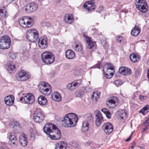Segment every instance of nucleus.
<instances>
[{"instance_id": "f257e3e1", "label": "nucleus", "mask_w": 149, "mask_h": 149, "mask_svg": "<svg viewBox=\"0 0 149 149\" xmlns=\"http://www.w3.org/2000/svg\"><path fill=\"white\" fill-rule=\"evenodd\" d=\"M44 132L47 134V136L54 140L60 139L61 136L60 131L54 125L50 123L45 124L43 127Z\"/></svg>"}, {"instance_id": "f03ea898", "label": "nucleus", "mask_w": 149, "mask_h": 149, "mask_svg": "<svg viewBox=\"0 0 149 149\" xmlns=\"http://www.w3.org/2000/svg\"><path fill=\"white\" fill-rule=\"evenodd\" d=\"M78 118L74 113H69L66 115L63 120L65 127H70L74 126L78 122Z\"/></svg>"}, {"instance_id": "7ed1b4c3", "label": "nucleus", "mask_w": 149, "mask_h": 149, "mask_svg": "<svg viewBox=\"0 0 149 149\" xmlns=\"http://www.w3.org/2000/svg\"><path fill=\"white\" fill-rule=\"evenodd\" d=\"M38 88L40 92L43 95H48L51 93V87L47 83L42 81L40 82L38 85Z\"/></svg>"}, {"instance_id": "20e7f679", "label": "nucleus", "mask_w": 149, "mask_h": 149, "mask_svg": "<svg viewBox=\"0 0 149 149\" xmlns=\"http://www.w3.org/2000/svg\"><path fill=\"white\" fill-rule=\"evenodd\" d=\"M41 56L43 62L47 64L52 63L55 59V57L53 53L49 52H43Z\"/></svg>"}, {"instance_id": "39448f33", "label": "nucleus", "mask_w": 149, "mask_h": 149, "mask_svg": "<svg viewBox=\"0 0 149 149\" xmlns=\"http://www.w3.org/2000/svg\"><path fill=\"white\" fill-rule=\"evenodd\" d=\"M114 66L111 63L105 64L103 67L104 75L107 78H110L113 76Z\"/></svg>"}, {"instance_id": "423d86ee", "label": "nucleus", "mask_w": 149, "mask_h": 149, "mask_svg": "<svg viewBox=\"0 0 149 149\" xmlns=\"http://www.w3.org/2000/svg\"><path fill=\"white\" fill-rule=\"evenodd\" d=\"M19 23L22 27L27 28L31 27L33 25L34 21L31 17H23L19 19Z\"/></svg>"}, {"instance_id": "0eeeda50", "label": "nucleus", "mask_w": 149, "mask_h": 149, "mask_svg": "<svg viewBox=\"0 0 149 149\" xmlns=\"http://www.w3.org/2000/svg\"><path fill=\"white\" fill-rule=\"evenodd\" d=\"M26 34L27 39L30 42H35L39 38L38 32L35 29L29 30Z\"/></svg>"}, {"instance_id": "6e6552de", "label": "nucleus", "mask_w": 149, "mask_h": 149, "mask_svg": "<svg viewBox=\"0 0 149 149\" xmlns=\"http://www.w3.org/2000/svg\"><path fill=\"white\" fill-rule=\"evenodd\" d=\"M31 76V74L28 71L22 70L16 74V78L19 81H24L29 79Z\"/></svg>"}, {"instance_id": "1a4fd4ad", "label": "nucleus", "mask_w": 149, "mask_h": 149, "mask_svg": "<svg viewBox=\"0 0 149 149\" xmlns=\"http://www.w3.org/2000/svg\"><path fill=\"white\" fill-rule=\"evenodd\" d=\"M11 40L7 36H5L0 38V48L2 49H8L10 46Z\"/></svg>"}, {"instance_id": "9d476101", "label": "nucleus", "mask_w": 149, "mask_h": 149, "mask_svg": "<svg viewBox=\"0 0 149 149\" xmlns=\"http://www.w3.org/2000/svg\"><path fill=\"white\" fill-rule=\"evenodd\" d=\"M136 6L141 12L145 13L148 9V7L145 0H136Z\"/></svg>"}, {"instance_id": "9b49d317", "label": "nucleus", "mask_w": 149, "mask_h": 149, "mask_svg": "<svg viewBox=\"0 0 149 149\" xmlns=\"http://www.w3.org/2000/svg\"><path fill=\"white\" fill-rule=\"evenodd\" d=\"M45 115L41 111H35L33 115V119L35 122L40 123L42 122L44 119Z\"/></svg>"}, {"instance_id": "f8f14e48", "label": "nucleus", "mask_w": 149, "mask_h": 149, "mask_svg": "<svg viewBox=\"0 0 149 149\" xmlns=\"http://www.w3.org/2000/svg\"><path fill=\"white\" fill-rule=\"evenodd\" d=\"M24 100V102L27 104H32L34 101L33 95L31 93L26 94L24 97H20V100L22 101Z\"/></svg>"}, {"instance_id": "ddd939ff", "label": "nucleus", "mask_w": 149, "mask_h": 149, "mask_svg": "<svg viewBox=\"0 0 149 149\" xmlns=\"http://www.w3.org/2000/svg\"><path fill=\"white\" fill-rule=\"evenodd\" d=\"M38 45L42 49L47 48L48 46V40L47 37L45 36L40 37L38 40Z\"/></svg>"}, {"instance_id": "4468645a", "label": "nucleus", "mask_w": 149, "mask_h": 149, "mask_svg": "<svg viewBox=\"0 0 149 149\" xmlns=\"http://www.w3.org/2000/svg\"><path fill=\"white\" fill-rule=\"evenodd\" d=\"M83 8L84 9H86L89 12L93 11L95 8L94 1H89L85 2L83 5Z\"/></svg>"}, {"instance_id": "2eb2a0df", "label": "nucleus", "mask_w": 149, "mask_h": 149, "mask_svg": "<svg viewBox=\"0 0 149 149\" xmlns=\"http://www.w3.org/2000/svg\"><path fill=\"white\" fill-rule=\"evenodd\" d=\"M81 83L82 80L81 79L77 80L69 84L67 86V88L70 91L73 90L77 87L79 86L81 84Z\"/></svg>"}, {"instance_id": "dca6fc26", "label": "nucleus", "mask_w": 149, "mask_h": 149, "mask_svg": "<svg viewBox=\"0 0 149 149\" xmlns=\"http://www.w3.org/2000/svg\"><path fill=\"white\" fill-rule=\"evenodd\" d=\"M102 129L105 133L109 134L113 131V127L111 123H107L103 125Z\"/></svg>"}, {"instance_id": "f3484780", "label": "nucleus", "mask_w": 149, "mask_h": 149, "mask_svg": "<svg viewBox=\"0 0 149 149\" xmlns=\"http://www.w3.org/2000/svg\"><path fill=\"white\" fill-rule=\"evenodd\" d=\"M38 7V4L36 3H31L27 5L25 10L28 13L33 12L36 10Z\"/></svg>"}, {"instance_id": "a211bd4d", "label": "nucleus", "mask_w": 149, "mask_h": 149, "mask_svg": "<svg viewBox=\"0 0 149 149\" xmlns=\"http://www.w3.org/2000/svg\"><path fill=\"white\" fill-rule=\"evenodd\" d=\"M95 113H97L95 116V124L97 126L99 127L103 121V117L101 113L98 110H96Z\"/></svg>"}, {"instance_id": "6ab92c4d", "label": "nucleus", "mask_w": 149, "mask_h": 149, "mask_svg": "<svg viewBox=\"0 0 149 149\" xmlns=\"http://www.w3.org/2000/svg\"><path fill=\"white\" fill-rule=\"evenodd\" d=\"M118 101V100L116 97H113L109 100L107 102V104L110 105L109 108H114L117 105Z\"/></svg>"}, {"instance_id": "aec40b11", "label": "nucleus", "mask_w": 149, "mask_h": 149, "mask_svg": "<svg viewBox=\"0 0 149 149\" xmlns=\"http://www.w3.org/2000/svg\"><path fill=\"white\" fill-rule=\"evenodd\" d=\"M73 16L71 14H66L64 16L63 21L65 23L71 24L74 21Z\"/></svg>"}, {"instance_id": "412c9836", "label": "nucleus", "mask_w": 149, "mask_h": 149, "mask_svg": "<svg viewBox=\"0 0 149 149\" xmlns=\"http://www.w3.org/2000/svg\"><path fill=\"white\" fill-rule=\"evenodd\" d=\"M19 141L21 145L23 147L26 146L28 143L26 135L24 134H21L19 137Z\"/></svg>"}, {"instance_id": "4be33fe9", "label": "nucleus", "mask_w": 149, "mask_h": 149, "mask_svg": "<svg viewBox=\"0 0 149 149\" xmlns=\"http://www.w3.org/2000/svg\"><path fill=\"white\" fill-rule=\"evenodd\" d=\"M119 72L122 74L125 75H128L130 74L132 72L131 70L126 67H122L119 68Z\"/></svg>"}, {"instance_id": "5701e85b", "label": "nucleus", "mask_w": 149, "mask_h": 149, "mask_svg": "<svg viewBox=\"0 0 149 149\" xmlns=\"http://www.w3.org/2000/svg\"><path fill=\"white\" fill-rule=\"evenodd\" d=\"M67 146L66 143L63 141H61L55 144V149H66Z\"/></svg>"}, {"instance_id": "b1692460", "label": "nucleus", "mask_w": 149, "mask_h": 149, "mask_svg": "<svg viewBox=\"0 0 149 149\" xmlns=\"http://www.w3.org/2000/svg\"><path fill=\"white\" fill-rule=\"evenodd\" d=\"M83 37L84 38L85 40H86L88 44V47L90 49H91L94 46L95 42L92 41L91 38L88 37L86 35H84Z\"/></svg>"}, {"instance_id": "393cba45", "label": "nucleus", "mask_w": 149, "mask_h": 149, "mask_svg": "<svg viewBox=\"0 0 149 149\" xmlns=\"http://www.w3.org/2000/svg\"><path fill=\"white\" fill-rule=\"evenodd\" d=\"M14 100V97L12 95L7 96L5 99V103L8 105H10L13 104Z\"/></svg>"}, {"instance_id": "a878e982", "label": "nucleus", "mask_w": 149, "mask_h": 149, "mask_svg": "<svg viewBox=\"0 0 149 149\" xmlns=\"http://www.w3.org/2000/svg\"><path fill=\"white\" fill-rule=\"evenodd\" d=\"M6 68L7 70L9 72L11 73L13 71L15 68V65L12 62H8L6 64Z\"/></svg>"}, {"instance_id": "bb28decb", "label": "nucleus", "mask_w": 149, "mask_h": 149, "mask_svg": "<svg viewBox=\"0 0 149 149\" xmlns=\"http://www.w3.org/2000/svg\"><path fill=\"white\" fill-rule=\"evenodd\" d=\"M130 59L133 62H136L140 60V56L136 53H132L130 56Z\"/></svg>"}, {"instance_id": "cd10ccee", "label": "nucleus", "mask_w": 149, "mask_h": 149, "mask_svg": "<svg viewBox=\"0 0 149 149\" xmlns=\"http://www.w3.org/2000/svg\"><path fill=\"white\" fill-rule=\"evenodd\" d=\"M75 53L71 49L67 50L65 53L66 57L69 59H72L75 56Z\"/></svg>"}, {"instance_id": "c85d7f7f", "label": "nucleus", "mask_w": 149, "mask_h": 149, "mask_svg": "<svg viewBox=\"0 0 149 149\" xmlns=\"http://www.w3.org/2000/svg\"><path fill=\"white\" fill-rule=\"evenodd\" d=\"M73 48L77 51H81L83 48L81 44L79 42H75L72 45Z\"/></svg>"}, {"instance_id": "c756f323", "label": "nucleus", "mask_w": 149, "mask_h": 149, "mask_svg": "<svg viewBox=\"0 0 149 149\" xmlns=\"http://www.w3.org/2000/svg\"><path fill=\"white\" fill-rule=\"evenodd\" d=\"M89 123L87 120H84L82 122V132H87L89 128Z\"/></svg>"}, {"instance_id": "7c9ffc66", "label": "nucleus", "mask_w": 149, "mask_h": 149, "mask_svg": "<svg viewBox=\"0 0 149 149\" xmlns=\"http://www.w3.org/2000/svg\"><path fill=\"white\" fill-rule=\"evenodd\" d=\"M52 97L53 100L59 102L61 100V95L57 92L52 93Z\"/></svg>"}, {"instance_id": "2f4dec72", "label": "nucleus", "mask_w": 149, "mask_h": 149, "mask_svg": "<svg viewBox=\"0 0 149 149\" xmlns=\"http://www.w3.org/2000/svg\"><path fill=\"white\" fill-rule=\"evenodd\" d=\"M38 102L40 105H44L47 104V100L45 96L41 95L38 97Z\"/></svg>"}, {"instance_id": "473e14b6", "label": "nucleus", "mask_w": 149, "mask_h": 149, "mask_svg": "<svg viewBox=\"0 0 149 149\" xmlns=\"http://www.w3.org/2000/svg\"><path fill=\"white\" fill-rule=\"evenodd\" d=\"M100 93L97 91H95L93 93L92 96V100L95 102H97L100 98Z\"/></svg>"}, {"instance_id": "72a5a7b5", "label": "nucleus", "mask_w": 149, "mask_h": 149, "mask_svg": "<svg viewBox=\"0 0 149 149\" xmlns=\"http://www.w3.org/2000/svg\"><path fill=\"white\" fill-rule=\"evenodd\" d=\"M141 32V30L140 27L138 26H135L133 29L132 30L131 32V34L134 36H137Z\"/></svg>"}, {"instance_id": "f704fd0d", "label": "nucleus", "mask_w": 149, "mask_h": 149, "mask_svg": "<svg viewBox=\"0 0 149 149\" xmlns=\"http://www.w3.org/2000/svg\"><path fill=\"white\" fill-rule=\"evenodd\" d=\"M0 15L2 17H6L7 15V13L6 8L4 6L0 7Z\"/></svg>"}, {"instance_id": "c9c22d12", "label": "nucleus", "mask_w": 149, "mask_h": 149, "mask_svg": "<svg viewBox=\"0 0 149 149\" xmlns=\"http://www.w3.org/2000/svg\"><path fill=\"white\" fill-rule=\"evenodd\" d=\"M119 116L121 119H125L127 117V113L125 111L122 110L120 111Z\"/></svg>"}, {"instance_id": "e433bc0d", "label": "nucleus", "mask_w": 149, "mask_h": 149, "mask_svg": "<svg viewBox=\"0 0 149 149\" xmlns=\"http://www.w3.org/2000/svg\"><path fill=\"white\" fill-rule=\"evenodd\" d=\"M149 111V106L146 105L140 110L139 112L142 113L143 115H145Z\"/></svg>"}, {"instance_id": "4c0bfd02", "label": "nucleus", "mask_w": 149, "mask_h": 149, "mask_svg": "<svg viewBox=\"0 0 149 149\" xmlns=\"http://www.w3.org/2000/svg\"><path fill=\"white\" fill-rule=\"evenodd\" d=\"M149 111V106L146 105L140 110L139 112L142 113L143 115H145Z\"/></svg>"}, {"instance_id": "58836bf2", "label": "nucleus", "mask_w": 149, "mask_h": 149, "mask_svg": "<svg viewBox=\"0 0 149 149\" xmlns=\"http://www.w3.org/2000/svg\"><path fill=\"white\" fill-rule=\"evenodd\" d=\"M8 138L10 141L17 140L16 136L14 135V132H11L9 133L8 135Z\"/></svg>"}, {"instance_id": "ea45409f", "label": "nucleus", "mask_w": 149, "mask_h": 149, "mask_svg": "<svg viewBox=\"0 0 149 149\" xmlns=\"http://www.w3.org/2000/svg\"><path fill=\"white\" fill-rule=\"evenodd\" d=\"M102 111L106 115L108 119L111 118V113L109 109L106 108H104L102 109Z\"/></svg>"}, {"instance_id": "a19ab883", "label": "nucleus", "mask_w": 149, "mask_h": 149, "mask_svg": "<svg viewBox=\"0 0 149 149\" xmlns=\"http://www.w3.org/2000/svg\"><path fill=\"white\" fill-rule=\"evenodd\" d=\"M100 41L101 43L105 48H107L108 47V43L107 42L105 38H103L102 40H101Z\"/></svg>"}, {"instance_id": "79ce46f5", "label": "nucleus", "mask_w": 149, "mask_h": 149, "mask_svg": "<svg viewBox=\"0 0 149 149\" xmlns=\"http://www.w3.org/2000/svg\"><path fill=\"white\" fill-rule=\"evenodd\" d=\"M114 83L116 86H119L123 84V82L120 79H117L114 81Z\"/></svg>"}, {"instance_id": "37998d69", "label": "nucleus", "mask_w": 149, "mask_h": 149, "mask_svg": "<svg viewBox=\"0 0 149 149\" xmlns=\"http://www.w3.org/2000/svg\"><path fill=\"white\" fill-rule=\"evenodd\" d=\"M10 142L11 143H10V145L12 147L15 148L17 146L18 143L17 140L12 141Z\"/></svg>"}, {"instance_id": "c03bdc74", "label": "nucleus", "mask_w": 149, "mask_h": 149, "mask_svg": "<svg viewBox=\"0 0 149 149\" xmlns=\"http://www.w3.org/2000/svg\"><path fill=\"white\" fill-rule=\"evenodd\" d=\"M73 72L75 75H79V74L80 73L79 69L77 68L76 69H74L73 70Z\"/></svg>"}, {"instance_id": "a18cd8bd", "label": "nucleus", "mask_w": 149, "mask_h": 149, "mask_svg": "<svg viewBox=\"0 0 149 149\" xmlns=\"http://www.w3.org/2000/svg\"><path fill=\"white\" fill-rule=\"evenodd\" d=\"M116 39L117 42L120 43L123 42L124 40L123 37L120 36H118L116 37Z\"/></svg>"}, {"instance_id": "49530a36", "label": "nucleus", "mask_w": 149, "mask_h": 149, "mask_svg": "<svg viewBox=\"0 0 149 149\" xmlns=\"http://www.w3.org/2000/svg\"><path fill=\"white\" fill-rule=\"evenodd\" d=\"M42 25L44 26H46L49 27L50 26V24L49 23L46 21H43L41 23Z\"/></svg>"}, {"instance_id": "de8ad7c7", "label": "nucleus", "mask_w": 149, "mask_h": 149, "mask_svg": "<svg viewBox=\"0 0 149 149\" xmlns=\"http://www.w3.org/2000/svg\"><path fill=\"white\" fill-rule=\"evenodd\" d=\"M149 124V117L147 118L145 121L143 123V125L144 127H148Z\"/></svg>"}, {"instance_id": "09e8293b", "label": "nucleus", "mask_w": 149, "mask_h": 149, "mask_svg": "<svg viewBox=\"0 0 149 149\" xmlns=\"http://www.w3.org/2000/svg\"><path fill=\"white\" fill-rule=\"evenodd\" d=\"M149 124V117L147 118L145 121L143 123V125L144 127H148Z\"/></svg>"}, {"instance_id": "8fccbe9b", "label": "nucleus", "mask_w": 149, "mask_h": 149, "mask_svg": "<svg viewBox=\"0 0 149 149\" xmlns=\"http://www.w3.org/2000/svg\"><path fill=\"white\" fill-rule=\"evenodd\" d=\"M9 125L11 128H13L14 129H15V130L17 128V127L14 122H11Z\"/></svg>"}, {"instance_id": "3c124183", "label": "nucleus", "mask_w": 149, "mask_h": 149, "mask_svg": "<svg viewBox=\"0 0 149 149\" xmlns=\"http://www.w3.org/2000/svg\"><path fill=\"white\" fill-rule=\"evenodd\" d=\"M9 55L10 57L12 59H16V54L14 52H12L10 53Z\"/></svg>"}, {"instance_id": "603ef678", "label": "nucleus", "mask_w": 149, "mask_h": 149, "mask_svg": "<svg viewBox=\"0 0 149 149\" xmlns=\"http://www.w3.org/2000/svg\"><path fill=\"white\" fill-rule=\"evenodd\" d=\"M147 97L146 96H144L142 95H140L139 99L141 100H143L146 99Z\"/></svg>"}, {"instance_id": "864d4df0", "label": "nucleus", "mask_w": 149, "mask_h": 149, "mask_svg": "<svg viewBox=\"0 0 149 149\" xmlns=\"http://www.w3.org/2000/svg\"><path fill=\"white\" fill-rule=\"evenodd\" d=\"M135 145V143L134 142L131 143L129 149H133L134 146Z\"/></svg>"}, {"instance_id": "5fc2aeb1", "label": "nucleus", "mask_w": 149, "mask_h": 149, "mask_svg": "<svg viewBox=\"0 0 149 149\" xmlns=\"http://www.w3.org/2000/svg\"><path fill=\"white\" fill-rule=\"evenodd\" d=\"M100 67V64H97L93 67H92L91 68H99Z\"/></svg>"}, {"instance_id": "6e6d98bb", "label": "nucleus", "mask_w": 149, "mask_h": 149, "mask_svg": "<svg viewBox=\"0 0 149 149\" xmlns=\"http://www.w3.org/2000/svg\"><path fill=\"white\" fill-rule=\"evenodd\" d=\"M95 31V33L96 34H97L98 35H100L101 34V32H100L98 30H97L95 29H94Z\"/></svg>"}, {"instance_id": "4d7b16f0", "label": "nucleus", "mask_w": 149, "mask_h": 149, "mask_svg": "<svg viewBox=\"0 0 149 149\" xmlns=\"http://www.w3.org/2000/svg\"><path fill=\"white\" fill-rule=\"evenodd\" d=\"M148 128L147 127H144V128H143V129L142 130V132H144L146 130H147Z\"/></svg>"}, {"instance_id": "13d9d810", "label": "nucleus", "mask_w": 149, "mask_h": 149, "mask_svg": "<svg viewBox=\"0 0 149 149\" xmlns=\"http://www.w3.org/2000/svg\"><path fill=\"white\" fill-rule=\"evenodd\" d=\"M88 87H86L85 88V90L84 91L85 92H88V91H90V89H89L88 90Z\"/></svg>"}, {"instance_id": "bf43d9fd", "label": "nucleus", "mask_w": 149, "mask_h": 149, "mask_svg": "<svg viewBox=\"0 0 149 149\" xmlns=\"http://www.w3.org/2000/svg\"><path fill=\"white\" fill-rule=\"evenodd\" d=\"M132 136V134H131V135L130 136V137H128L127 139L125 140V141H129L131 139V137Z\"/></svg>"}, {"instance_id": "052dcab7", "label": "nucleus", "mask_w": 149, "mask_h": 149, "mask_svg": "<svg viewBox=\"0 0 149 149\" xmlns=\"http://www.w3.org/2000/svg\"><path fill=\"white\" fill-rule=\"evenodd\" d=\"M14 0H7V2L9 3L12 2Z\"/></svg>"}, {"instance_id": "680f3d73", "label": "nucleus", "mask_w": 149, "mask_h": 149, "mask_svg": "<svg viewBox=\"0 0 149 149\" xmlns=\"http://www.w3.org/2000/svg\"><path fill=\"white\" fill-rule=\"evenodd\" d=\"M5 144H3V146H2V147H1L0 149H5Z\"/></svg>"}, {"instance_id": "e2e57ef3", "label": "nucleus", "mask_w": 149, "mask_h": 149, "mask_svg": "<svg viewBox=\"0 0 149 149\" xmlns=\"http://www.w3.org/2000/svg\"><path fill=\"white\" fill-rule=\"evenodd\" d=\"M147 77L149 79V69L147 71Z\"/></svg>"}, {"instance_id": "0e129e2a", "label": "nucleus", "mask_w": 149, "mask_h": 149, "mask_svg": "<svg viewBox=\"0 0 149 149\" xmlns=\"http://www.w3.org/2000/svg\"><path fill=\"white\" fill-rule=\"evenodd\" d=\"M99 9L102 10L103 9V7L102 6H100L99 8Z\"/></svg>"}, {"instance_id": "69168bd1", "label": "nucleus", "mask_w": 149, "mask_h": 149, "mask_svg": "<svg viewBox=\"0 0 149 149\" xmlns=\"http://www.w3.org/2000/svg\"><path fill=\"white\" fill-rule=\"evenodd\" d=\"M76 96L77 97H79L80 96V95H76Z\"/></svg>"}, {"instance_id": "338daca9", "label": "nucleus", "mask_w": 149, "mask_h": 149, "mask_svg": "<svg viewBox=\"0 0 149 149\" xmlns=\"http://www.w3.org/2000/svg\"><path fill=\"white\" fill-rule=\"evenodd\" d=\"M38 0L40 1H42V0Z\"/></svg>"}, {"instance_id": "774afa93", "label": "nucleus", "mask_w": 149, "mask_h": 149, "mask_svg": "<svg viewBox=\"0 0 149 149\" xmlns=\"http://www.w3.org/2000/svg\"><path fill=\"white\" fill-rule=\"evenodd\" d=\"M26 54H28V52H26Z\"/></svg>"}]
</instances>
